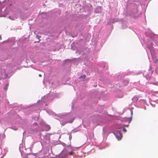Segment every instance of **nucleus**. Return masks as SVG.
Returning <instances> with one entry per match:
<instances>
[{
  "mask_svg": "<svg viewBox=\"0 0 158 158\" xmlns=\"http://www.w3.org/2000/svg\"><path fill=\"white\" fill-rule=\"evenodd\" d=\"M74 150L71 148V146H69L67 148L64 149L60 153L59 155L60 158H66L68 155H72L74 153Z\"/></svg>",
  "mask_w": 158,
  "mask_h": 158,
  "instance_id": "nucleus-1",
  "label": "nucleus"
},
{
  "mask_svg": "<svg viewBox=\"0 0 158 158\" xmlns=\"http://www.w3.org/2000/svg\"><path fill=\"white\" fill-rule=\"evenodd\" d=\"M118 134L119 135V136L118 137V136H116V137L118 140H120L122 138V135L120 132H119Z\"/></svg>",
  "mask_w": 158,
  "mask_h": 158,
  "instance_id": "nucleus-2",
  "label": "nucleus"
},
{
  "mask_svg": "<svg viewBox=\"0 0 158 158\" xmlns=\"http://www.w3.org/2000/svg\"><path fill=\"white\" fill-rule=\"evenodd\" d=\"M86 77V75L85 74L82 75L81 76L79 77V78L81 79V78H83V79H84Z\"/></svg>",
  "mask_w": 158,
  "mask_h": 158,
  "instance_id": "nucleus-3",
  "label": "nucleus"
},
{
  "mask_svg": "<svg viewBox=\"0 0 158 158\" xmlns=\"http://www.w3.org/2000/svg\"><path fill=\"white\" fill-rule=\"evenodd\" d=\"M8 84H7L5 87H4V89L6 90L7 89H8Z\"/></svg>",
  "mask_w": 158,
  "mask_h": 158,
  "instance_id": "nucleus-4",
  "label": "nucleus"
},
{
  "mask_svg": "<svg viewBox=\"0 0 158 158\" xmlns=\"http://www.w3.org/2000/svg\"><path fill=\"white\" fill-rule=\"evenodd\" d=\"M66 123L65 122H63L62 123H61V124L62 125L64 126V125H65L66 124Z\"/></svg>",
  "mask_w": 158,
  "mask_h": 158,
  "instance_id": "nucleus-5",
  "label": "nucleus"
},
{
  "mask_svg": "<svg viewBox=\"0 0 158 158\" xmlns=\"http://www.w3.org/2000/svg\"><path fill=\"white\" fill-rule=\"evenodd\" d=\"M123 131L124 132H126L127 131V130L125 128H123Z\"/></svg>",
  "mask_w": 158,
  "mask_h": 158,
  "instance_id": "nucleus-6",
  "label": "nucleus"
},
{
  "mask_svg": "<svg viewBox=\"0 0 158 158\" xmlns=\"http://www.w3.org/2000/svg\"><path fill=\"white\" fill-rule=\"evenodd\" d=\"M37 123H34L33 124V125L34 126H36L37 125Z\"/></svg>",
  "mask_w": 158,
  "mask_h": 158,
  "instance_id": "nucleus-7",
  "label": "nucleus"
},
{
  "mask_svg": "<svg viewBox=\"0 0 158 158\" xmlns=\"http://www.w3.org/2000/svg\"><path fill=\"white\" fill-rule=\"evenodd\" d=\"M128 81H126V85L127 84H128Z\"/></svg>",
  "mask_w": 158,
  "mask_h": 158,
  "instance_id": "nucleus-8",
  "label": "nucleus"
},
{
  "mask_svg": "<svg viewBox=\"0 0 158 158\" xmlns=\"http://www.w3.org/2000/svg\"><path fill=\"white\" fill-rule=\"evenodd\" d=\"M39 76L40 77H41V75L40 74L39 75Z\"/></svg>",
  "mask_w": 158,
  "mask_h": 158,
  "instance_id": "nucleus-9",
  "label": "nucleus"
},
{
  "mask_svg": "<svg viewBox=\"0 0 158 158\" xmlns=\"http://www.w3.org/2000/svg\"><path fill=\"white\" fill-rule=\"evenodd\" d=\"M2 37L0 35V40L1 39Z\"/></svg>",
  "mask_w": 158,
  "mask_h": 158,
  "instance_id": "nucleus-10",
  "label": "nucleus"
},
{
  "mask_svg": "<svg viewBox=\"0 0 158 158\" xmlns=\"http://www.w3.org/2000/svg\"><path fill=\"white\" fill-rule=\"evenodd\" d=\"M48 127L49 129H50V127L49 126H48Z\"/></svg>",
  "mask_w": 158,
  "mask_h": 158,
  "instance_id": "nucleus-11",
  "label": "nucleus"
},
{
  "mask_svg": "<svg viewBox=\"0 0 158 158\" xmlns=\"http://www.w3.org/2000/svg\"><path fill=\"white\" fill-rule=\"evenodd\" d=\"M73 120L72 121H70V122H69V123H72V122H73Z\"/></svg>",
  "mask_w": 158,
  "mask_h": 158,
  "instance_id": "nucleus-12",
  "label": "nucleus"
},
{
  "mask_svg": "<svg viewBox=\"0 0 158 158\" xmlns=\"http://www.w3.org/2000/svg\"><path fill=\"white\" fill-rule=\"evenodd\" d=\"M128 125H125V126H127V127L128 126Z\"/></svg>",
  "mask_w": 158,
  "mask_h": 158,
  "instance_id": "nucleus-13",
  "label": "nucleus"
}]
</instances>
